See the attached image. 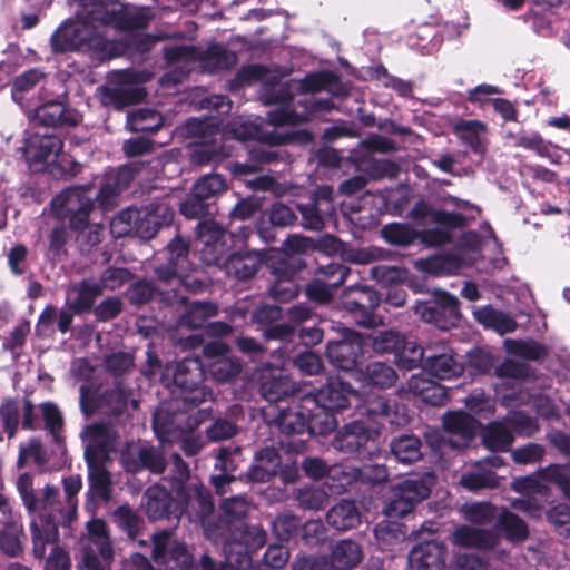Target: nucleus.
<instances>
[{
    "label": "nucleus",
    "instance_id": "nucleus-1",
    "mask_svg": "<svg viewBox=\"0 0 570 570\" xmlns=\"http://www.w3.org/2000/svg\"><path fill=\"white\" fill-rule=\"evenodd\" d=\"M236 81L242 86L262 82L273 87V92L264 97V102L278 105L268 112V120L275 126L297 125L307 121L315 111L333 108L330 100H323L313 95L295 100L291 94L292 89L303 94L326 89L331 82V76L327 73H313L299 82L278 86L277 75L274 71L261 65H252L238 71Z\"/></svg>",
    "mask_w": 570,
    "mask_h": 570
},
{
    "label": "nucleus",
    "instance_id": "nucleus-2",
    "mask_svg": "<svg viewBox=\"0 0 570 570\" xmlns=\"http://www.w3.org/2000/svg\"><path fill=\"white\" fill-rule=\"evenodd\" d=\"M62 485L63 498L59 489L53 485L47 484L42 489L39 509L30 522L33 554L38 559L45 558L47 543L58 541L57 523L70 527L77 519V495L82 488L81 478L78 474L63 478Z\"/></svg>",
    "mask_w": 570,
    "mask_h": 570
},
{
    "label": "nucleus",
    "instance_id": "nucleus-3",
    "mask_svg": "<svg viewBox=\"0 0 570 570\" xmlns=\"http://www.w3.org/2000/svg\"><path fill=\"white\" fill-rule=\"evenodd\" d=\"M409 218L417 226L434 225L432 228L415 229L394 223V245H411L419 240L425 247H443L454 240L453 232L468 226L462 213L435 208L424 199L417 200L409 212Z\"/></svg>",
    "mask_w": 570,
    "mask_h": 570
},
{
    "label": "nucleus",
    "instance_id": "nucleus-4",
    "mask_svg": "<svg viewBox=\"0 0 570 570\" xmlns=\"http://www.w3.org/2000/svg\"><path fill=\"white\" fill-rule=\"evenodd\" d=\"M187 129L190 134L203 138V141L191 153V161L197 165L218 163L228 157L232 151L230 147L223 141L227 135L244 141L254 134L252 127L238 122L229 124L226 131L220 132L214 124L198 119L189 120Z\"/></svg>",
    "mask_w": 570,
    "mask_h": 570
},
{
    "label": "nucleus",
    "instance_id": "nucleus-5",
    "mask_svg": "<svg viewBox=\"0 0 570 570\" xmlns=\"http://www.w3.org/2000/svg\"><path fill=\"white\" fill-rule=\"evenodd\" d=\"M164 53L169 63H178V66L161 78L163 85L180 82L183 78L190 72V62L197 59H199L203 67L210 72L227 69L236 61V56L220 45L210 46L205 52L194 46H173L165 48Z\"/></svg>",
    "mask_w": 570,
    "mask_h": 570
},
{
    "label": "nucleus",
    "instance_id": "nucleus-6",
    "mask_svg": "<svg viewBox=\"0 0 570 570\" xmlns=\"http://www.w3.org/2000/svg\"><path fill=\"white\" fill-rule=\"evenodd\" d=\"M352 399H358V395L350 384L340 379H330L315 394L303 395V407L318 414L321 434H326L336 428L332 412L346 409Z\"/></svg>",
    "mask_w": 570,
    "mask_h": 570
},
{
    "label": "nucleus",
    "instance_id": "nucleus-7",
    "mask_svg": "<svg viewBox=\"0 0 570 570\" xmlns=\"http://www.w3.org/2000/svg\"><path fill=\"white\" fill-rule=\"evenodd\" d=\"M81 21L63 23L51 37V45L56 51H94L102 52L107 47L106 38L98 31L99 20H91L87 4L82 10Z\"/></svg>",
    "mask_w": 570,
    "mask_h": 570
},
{
    "label": "nucleus",
    "instance_id": "nucleus-8",
    "mask_svg": "<svg viewBox=\"0 0 570 570\" xmlns=\"http://www.w3.org/2000/svg\"><path fill=\"white\" fill-rule=\"evenodd\" d=\"M82 563L87 570H110L114 558L110 533L101 519H91L78 541Z\"/></svg>",
    "mask_w": 570,
    "mask_h": 570
},
{
    "label": "nucleus",
    "instance_id": "nucleus-9",
    "mask_svg": "<svg viewBox=\"0 0 570 570\" xmlns=\"http://www.w3.org/2000/svg\"><path fill=\"white\" fill-rule=\"evenodd\" d=\"M90 186H76L61 191L51 200L53 215L60 220H69L70 227L81 230L87 227L89 214L94 208Z\"/></svg>",
    "mask_w": 570,
    "mask_h": 570
},
{
    "label": "nucleus",
    "instance_id": "nucleus-10",
    "mask_svg": "<svg viewBox=\"0 0 570 570\" xmlns=\"http://www.w3.org/2000/svg\"><path fill=\"white\" fill-rule=\"evenodd\" d=\"M142 80L136 72H115L108 83L98 89L100 101L105 106L122 109L126 106L141 101L146 95L141 87Z\"/></svg>",
    "mask_w": 570,
    "mask_h": 570
},
{
    "label": "nucleus",
    "instance_id": "nucleus-11",
    "mask_svg": "<svg viewBox=\"0 0 570 570\" xmlns=\"http://www.w3.org/2000/svg\"><path fill=\"white\" fill-rule=\"evenodd\" d=\"M203 380L204 370L198 358L186 357L177 364L174 373V382L185 391L181 397L186 404L195 406L212 400V391L205 385H200Z\"/></svg>",
    "mask_w": 570,
    "mask_h": 570
},
{
    "label": "nucleus",
    "instance_id": "nucleus-12",
    "mask_svg": "<svg viewBox=\"0 0 570 570\" xmlns=\"http://www.w3.org/2000/svg\"><path fill=\"white\" fill-rule=\"evenodd\" d=\"M416 313L424 322L431 323L440 330L456 326L462 316L459 299L445 291H436L432 301L424 302L416 307Z\"/></svg>",
    "mask_w": 570,
    "mask_h": 570
},
{
    "label": "nucleus",
    "instance_id": "nucleus-13",
    "mask_svg": "<svg viewBox=\"0 0 570 570\" xmlns=\"http://www.w3.org/2000/svg\"><path fill=\"white\" fill-rule=\"evenodd\" d=\"M63 144L60 137L52 134L31 135L24 148V157L33 171H42L58 161Z\"/></svg>",
    "mask_w": 570,
    "mask_h": 570
},
{
    "label": "nucleus",
    "instance_id": "nucleus-14",
    "mask_svg": "<svg viewBox=\"0 0 570 570\" xmlns=\"http://www.w3.org/2000/svg\"><path fill=\"white\" fill-rule=\"evenodd\" d=\"M278 353V363L275 365H265L259 373V392L268 402L281 401L296 392L295 383L284 374V367L286 365L284 352L279 348L275 351V354Z\"/></svg>",
    "mask_w": 570,
    "mask_h": 570
},
{
    "label": "nucleus",
    "instance_id": "nucleus-15",
    "mask_svg": "<svg viewBox=\"0 0 570 570\" xmlns=\"http://www.w3.org/2000/svg\"><path fill=\"white\" fill-rule=\"evenodd\" d=\"M153 558L163 570H184L193 563L187 547L166 531L154 535Z\"/></svg>",
    "mask_w": 570,
    "mask_h": 570
},
{
    "label": "nucleus",
    "instance_id": "nucleus-16",
    "mask_svg": "<svg viewBox=\"0 0 570 570\" xmlns=\"http://www.w3.org/2000/svg\"><path fill=\"white\" fill-rule=\"evenodd\" d=\"M175 493L178 518L186 514L190 521H203L213 512L212 495L203 484L189 482Z\"/></svg>",
    "mask_w": 570,
    "mask_h": 570
},
{
    "label": "nucleus",
    "instance_id": "nucleus-17",
    "mask_svg": "<svg viewBox=\"0 0 570 570\" xmlns=\"http://www.w3.org/2000/svg\"><path fill=\"white\" fill-rule=\"evenodd\" d=\"M121 461L128 472L136 473L147 469L153 473H161L166 461L161 451L144 442H129L121 451Z\"/></svg>",
    "mask_w": 570,
    "mask_h": 570
},
{
    "label": "nucleus",
    "instance_id": "nucleus-18",
    "mask_svg": "<svg viewBox=\"0 0 570 570\" xmlns=\"http://www.w3.org/2000/svg\"><path fill=\"white\" fill-rule=\"evenodd\" d=\"M422 368L439 380H452L463 373V365L456 361L453 348L444 343L426 346V356Z\"/></svg>",
    "mask_w": 570,
    "mask_h": 570
},
{
    "label": "nucleus",
    "instance_id": "nucleus-19",
    "mask_svg": "<svg viewBox=\"0 0 570 570\" xmlns=\"http://www.w3.org/2000/svg\"><path fill=\"white\" fill-rule=\"evenodd\" d=\"M198 240L202 244L200 257L207 265H220L229 244L227 232L213 220H205L197 227Z\"/></svg>",
    "mask_w": 570,
    "mask_h": 570
},
{
    "label": "nucleus",
    "instance_id": "nucleus-20",
    "mask_svg": "<svg viewBox=\"0 0 570 570\" xmlns=\"http://www.w3.org/2000/svg\"><path fill=\"white\" fill-rule=\"evenodd\" d=\"M275 423L284 434H299L305 430L321 433L318 414L303 407V395L289 407L279 410Z\"/></svg>",
    "mask_w": 570,
    "mask_h": 570
},
{
    "label": "nucleus",
    "instance_id": "nucleus-21",
    "mask_svg": "<svg viewBox=\"0 0 570 570\" xmlns=\"http://www.w3.org/2000/svg\"><path fill=\"white\" fill-rule=\"evenodd\" d=\"M389 148L387 142L381 138H372L367 144H361L358 148L351 150L350 159L358 170L367 173L371 178L377 179L386 171L385 164L377 156Z\"/></svg>",
    "mask_w": 570,
    "mask_h": 570
},
{
    "label": "nucleus",
    "instance_id": "nucleus-22",
    "mask_svg": "<svg viewBox=\"0 0 570 570\" xmlns=\"http://www.w3.org/2000/svg\"><path fill=\"white\" fill-rule=\"evenodd\" d=\"M151 17L146 8L129 9L121 2H111L105 11L101 26H110L118 30L139 29L146 27Z\"/></svg>",
    "mask_w": 570,
    "mask_h": 570
},
{
    "label": "nucleus",
    "instance_id": "nucleus-23",
    "mask_svg": "<svg viewBox=\"0 0 570 570\" xmlns=\"http://www.w3.org/2000/svg\"><path fill=\"white\" fill-rule=\"evenodd\" d=\"M442 425L444 431L452 436L449 440L450 446L462 449L474 438L478 421L464 411H453L443 415Z\"/></svg>",
    "mask_w": 570,
    "mask_h": 570
},
{
    "label": "nucleus",
    "instance_id": "nucleus-24",
    "mask_svg": "<svg viewBox=\"0 0 570 570\" xmlns=\"http://www.w3.org/2000/svg\"><path fill=\"white\" fill-rule=\"evenodd\" d=\"M431 488L422 479H405L394 485V515H405L429 498Z\"/></svg>",
    "mask_w": 570,
    "mask_h": 570
},
{
    "label": "nucleus",
    "instance_id": "nucleus-25",
    "mask_svg": "<svg viewBox=\"0 0 570 570\" xmlns=\"http://www.w3.org/2000/svg\"><path fill=\"white\" fill-rule=\"evenodd\" d=\"M86 444V458L104 459L108 452L115 449L118 434L109 425L94 423L87 425L81 432Z\"/></svg>",
    "mask_w": 570,
    "mask_h": 570
},
{
    "label": "nucleus",
    "instance_id": "nucleus-26",
    "mask_svg": "<svg viewBox=\"0 0 570 570\" xmlns=\"http://www.w3.org/2000/svg\"><path fill=\"white\" fill-rule=\"evenodd\" d=\"M446 554L448 549L444 543L424 541L410 551L409 567L411 570H444Z\"/></svg>",
    "mask_w": 570,
    "mask_h": 570
},
{
    "label": "nucleus",
    "instance_id": "nucleus-27",
    "mask_svg": "<svg viewBox=\"0 0 570 570\" xmlns=\"http://www.w3.org/2000/svg\"><path fill=\"white\" fill-rule=\"evenodd\" d=\"M228 347L220 341H213L205 345L204 354L208 358H215L208 364L212 376L218 381H228L236 376L242 368L239 361L227 356Z\"/></svg>",
    "mask_w": 570,
    "mask_h": 570
},
{
    "label": "nucleus",
    "instance_id": "nucleus-28",
    "mask_svg": "<svg viewBox=\"0 0 570 570\" xmlns=\"http://www.w3.org/2000/svg\"><path fill=\"white\" fill-rule=\"evenodd\" d=\"M167 264L155 267L158 279L168 282L189 269L188 243L176 236L166 247Z\"/></svg>",
    "mask_w": 570,
    "mask_h": 570
},
{
    "label": "nucleus",
    "instance_id": "nucleus-29",
    "mask_svg": "<svg viewBox=\"0 0 570 570\" xmlns=\"http://www.w3.org/2000/svg\"><path fill=\"white\" fill-rule=\"evenodd\" d=\"M327 357L342 370H352L362 354L360 336L351 333L341 341L330 342L326 347Z\"/></svg>",
    "mask_w": 570,
    "mask_h": 570
},
{
    "label": "nucleus",
    "instance_id": "nucleus-30",
    "mask_svg": "<svg viewBox=\"0 0 570 570\" xmlns=\"http://www.w3.org/2000/svg\"><path fill=\"white\" fill-rule=\"evenodd\" d=\"M273 282L269 294L279 302H287L298 294V286L294 279L295 269L285 261H277L271 265Z\"/></svg>",
    "mask_w": 570,
    "mask_h": 570
},
{
    "label": "nucleus",
    "instance_id": "nucleus-31",
    "mask_svg": "<svg viewBox=\"0 0 570 570\" xmlns=\"http://www.w3.org/2000/svg\"><path fill=\"white\" fill-rule=\"evenodd\" d=\"M265 259V255L261 252L234 253L227 258L223 257L220 265L217 266L227 275L244 279L253 276Z\"/></svg>",
    "mask_w": 570,
    "mask_h": 570
},
{
    "label": "nucleus",
    "instance_id": "nucleus-32",
    "mask_svg": "<svg viewBox=\"0 0 570 570\" xmlns=\"http://www.w3.org/2000/svg\"><path fill=\"white\" fill-rule=\"evenodd\" d=\"M453 542L463 548L490 551L499 544V537L492 530L461 525L453 533Z\"/></svg>",
    "mask_w": 570,
    "mask_h": 570
},
{
    "label": "nucleus",
    "instance_id": "nucleus-33",
    "mask_svg": "<svg viewBox=\"0 0 570 570\" xmlns=\"http://www.w3.org/2000/svg\"><path fill=\"white\" fill-rule=\"evenodd\" d=\"M426 356V347L414 341L405 340L394 331V364L400 368L413 370L422 367Z\"/></svg>",
    "mask_w": 570,
    "mask_h": 570
},
{
    "label": "nucleus",
    "instance_id": "nucleus-34",
    "mask_svg": "<svg viewBox=\"0 0 570 570\" xmlns=\"http://www.w3.org/2000/svg\"><path fill=\"white\" fill-rule=\"evenodd\" d=\"M363 549L352 539L336 541L330 553V568L334 570H353L363 560Z\"/></svg>",
    "mask_w": 570,
    "mask_h": 570
},
{
    "label": "nucleus",
    "instance_id": "nucleus-35",
    "mask_svg": "<svg viewBox=\"0 0 570 570\" xmlns=\"http://www.w3.org/2000/svg\"><path fill=\"white\" fill-rule=\"evenodd\" d=\"M266 541L265 531L258 525H248L240 531L238 543H228L225 547L226 553H230L235 548H239L235 567L245 569L249 564V552L261 548Z\"/></svg>",
    "mask_w": 570,
    "mask_h": 570
},
{
    "label": "nucleus",
    "instance_id": "nucleus-36",
    "mask_svg": "<svg viewBox=\"0 0 570 570\" xmlns=\"http://www.w3.org/2000/svg\"><path fill=\"white\" fill-rule=\"evenodd\" d=\"M132 179V173L128 168H121L117 173H109L104 176L97 200L102 208L112 207L116 204L118 194L125 189Z\"/></svg>",
    "mask_w": 570,
    "mask_h": 570
},
{
    "label": "nucleus",
    "instance_id": "nucleus-37",
    "mask_svg": "<svg viewBox=\"0 0 570 570\" xmlns=\"http://www.w3.org/2000/svg\"><path fill=\"white\" fill-rule=\"evenodd\" d=\"M361 512L354 501L341 500L326 513V522L337 531H348L361 523Z\"/></svg>",
    "mask_w": 570,
    "mask_h": 570
},
{
    "label": "nucleus",
    "instance_id": "nucleus-38",
    "mask_svg": "<svg viewBox=\"0 0 570 570\" xmlns=\"http://www.w3.org/2000/svg\"><path fill=\"white\" fill-rule=\"evenodd\" d=\"M101 294L100 284L94 281H82L69 288L67 304L73 313L80 314L89 311L96 298Z\"/></svg>",
    "mask_w": 570,
    "mask_h": 570
},
{
    "label": "nucleus",
    "instance_id": "nucleus-39",
    "mask_svg": "<svg viewBox=\"0 0 570 570\" xmlns=\"http://www.w3.org/2000/svg\"><path fill=\"white\" fill-rule=\"evenodd\" d=\"M146 513L151 520H160L174 515L178 519L177 505L173 508L169 493L161 487L154 485L146 491Z\"/></svg>",
    "mask_w": 570,
    "mask_h": 570
},
{
    "label": "nucleus",
    "instance_id": "nucleus-40",
    "mask_svg": "<svg viewBox=\"0 0 570 570\" xmlns=\"http://www.w3.org/2000/svg\"><path fill=\"white\" fill-rule=\"evenodd\" d=\"M474 320L484 328L493 330L504 335L517 330V321L509 314L495 309L492 305L478 307L473 311Z\"/></svg>",
    "mask_w": 570,
    "mask_h": 570
},
{
    "label": "nucleus",
    "instance_id": "nucleus-41",
    "mask_svg": "<svg viewBox=\"0 0 570 570\" xmlns=\"http://www.w3.org/2000/svg\"><path fill=\"white\" fill-rule=\"evenodd\" d=\"M35 118L42 125L48 127H57L62 125L75 126L78 124V116L68 110L63 104L59 101H49L35 109Z\"/></svg>",
    "mask_w": 570,
    "mask_h": 570
},
{
    "label": "nucleus",
    "instance_id": "nucleus-42",
    "mask_svg": "<svg viewBox=\"0 0 570 570\" xmlns=\"http://www.w3.org/2000/svg\"><path fill=\"white\" fill-rule=\"evenodd\" d=\"M409 391L420 395L424 403L432 406H442L449 400V393L443 385L417 375L410 379Z\"/></svg>",
    "mask_w": 570,
    "mask_h": 570
},
{
    "label": "nucleus",
    "instance_id": "nucleus-43",
    "mask_svg": "<svg viewBox=\"0 0 570 570\" xmlns=\"http://www.w3.org/2000/svg\"><path fill=\"white\" fill-rule=\"evenodd\" d=\"M514 441V436L507 421L490 422L482 432V443L492 452H507Z\"/></svg>",
    "mask_w": 570,
    "mask_h": 570
},
{
    "label": "nucleus",
    "instance_id": "nucleus-44",
    "mask_svg": "<svg viewBox=\"0 0 570 570\" xmlns=\"http://www.w3.org/2000/svg\"><path fill=\"white\" fill-rule=\"evenodd\" d=\"M459 484L468 491L478 492L495 489L500 482L495 472L484 469L482 462H478L473 470L461 474Z\"/></svg>",
    "mask_w": 570,
    "mask_h": 570
},
{
    "label": "nucleus",
    "instance_id": "nucleus-45",
    "mask_svg": "<svg viewBox=\"0 0 570 570\" xmlns=\"http://www.w3.org/2000/svg\"><path fill=\"white\" fill-rule=\"evenodd\" d=\"M361 297L357 299H346V308L353 313L355 322L365 327H377L385 325V318L380 313V306L367 308L363 299L370 298V293L365 289L360 291Z\"/></svg>",
    "mask_w": 570,
    "mask_h": 570
},
{
    "label": "nucleus",
    "instance_id": "nucleus-46",
    "mask_svg": "<svg viewBox=\"0 0 570 570\" xmlns=\"http://www.w3.org/2000/svg\"><path fill=\"white\" fill-rule=\"evenodd\" d=\"M485 130L483 122L479 120H461L454 126V134L468 146L471 151L481 157L487 153V146L480 138V132Z\"/></svg>",
    "mask_w": 570,
    "mask_h": 570
},
{
    "label": "nucleus",
    "instance_id": "nucleus-47",
    "mask_svg": "<svg viewBox=\"0 0 570 570\" xmlns=\"http://www.w3.org/2000/svg\"><path fill=\"white\" fill-rule=\"evenodd\" d=\"M45 73L37 68L29 69L17 76L12 83L11 97L22 108H31L26 96L45 79Z\"/></svg>",
    "mask_w": 570,
    "mask_h": 570
},
{
    "label": "nucleus",
    "instance_id": "nucleus-48",
    "mask_svg": "<svg viewBox=\"0 0 570 570\" xmlns=\"http://www.w3.org/2000/svg\"><path fill=\"white\" fill-rule=\"evenodd\" d=\"M495 527L510 542H523L529 537L527 522L517 513L509 510H504L499 515Z\"/></svg>",
    "mask_w": 570,
    "mask_h": 570
},
{
    "label": "nucleus",
    "instance_id": "nucleus-49",
    "mask_svg": "<svg viewBox=\"0 0 570 570\" xmlns=\"http://www.w3.org/2000/svg\"><path fill=\"white\" fill-rule=\"evenodd\" d=\"M417 266L433 276L453 275L461 268L462 261L454 254H443L420 259Z\"/></svg>",
    "mask_w": 570,
    "mask_h": 570
},
{
    "label": "nucleus",
    "instance_id": "nucleus-50",
    "mask_svg": "<svg viewBox=\"0 0 570 570\" xmlns=\"http://www.w3.org/2000/svg\"><path fill=\"white\" fill-rule=\"evenodd\" d=\"M129 391L117 384L114 389L105 391L98 399L97 407L105 414L118 416L127 409Z\"/></svg>",
    "mask_w": 570,
    "mask_h": 570
},
{
    "label": "nucleus",
    "instance_id": "nucleus-51",
    "mask_svg": "<svg viewBox=\"0 0 570 570\" xmlns=\"http://www.w3.org/2000/svg\"><path fill=\"white\" fill-rule=\"evenodd\" d=\"M422 442L415 435L402 434L394 436V460L409 464L422 458Z\"/></svg>",
    "mask_w": 570,
    "mask_h": 570
},
{
    "label": "nucleus",
    "instance_id": "nucleus-52",
    "mask_svg": "<svg viewBox=\"0 0 570 570\" xmlns=\"http://www.w3.org/2000/svg\"><path fill=\"white\" fill-rule=\"evenodd\" d=\"M164 124L163 116L154 109L141 108L128 115L127 127L131 131L155 132Z\"/></svg>",
    "mask_w": 570,
    "mask_h": 570
},
{
    "label": "nucleus",
    "instance_id": "nucleus-53",
    "mask_svg": "<svg viewBox=\"0 0 570 570\" xmlns=\"http://www.w3.org/2000/svg\"><path fill=\"white\" fill-rule=\"evenodd\" d=\"M217 314V307L212 303L195 302L187 312L180 316L178 321L179 328H198L202 327L208 318Z\"/></svg>",
    "mask_w": 570,
    "mask_h": 570
},
{
    "label": "nucleus",
    "instance_id": "nucleus-54",
    "mask_svg": "<svg viewBox=\"0 0 570 570\" xmlns=\"http://www.w3.org/2000/svg\"><path fill=\"white\" fill-rule=\"evenodd\" d=\"M372 438V431H370L363 422L355 421L345 428V433L342 438V446H345L347 451L360 452L362 449H366V444Z\"/></svg>",
    "mask_w": 570,
    "mask_h": 570
},
{
    "label": "nucleus",
    "instance_id": "nucleus-55",
    "mask_svg": "<svg viewBox=\"0 0 570 570\" xmlns=\"http://www.w3.org/2000/svg\"><path fill=\"white\" fill-rule=\"evenodd\" d=\"M139 218V209L128 207L118 213L110 222V233L120 238L128 235L136 236V227Z\"/></svg>",
    "mask_w": 570,
    "mask_h": 570
},
{
    "label": "nucleus",
    "instance_id": "nucleus-56",
    "mask_svg": "<svg viewBox=\"0 0 570 570\" xmlns=\"http://www.w3.org/2000/svg\"><path fill=\"white\" fill-rule=\"evenodd\" d=\"M508 351L527 361H540L548 355L547 347L537 341L508 340Z\"/></svg>",
    "mask_w": 570,
    "mask_h": 570
},
{
    "label": "nucleus",
    "instance_id": "nucleus-57",
    "mask_svg": "<svg viewBox=\"0 0 570 570\" xmlns=\"http://www.w3.org/2000/svg\"><path fill=\"white\" fill-rule=\"evenodd\" d=\"M89 468V482L90 487L95 492L107 499L110 494V474L109 472L97 461L99 459L86 458Z\"/></svg>",
    "mask_w": 570,
    "mask_h": 570
},
{
    "label": "nucleus",
    "instance_id": "nucleus-58",
    "mask_svg": "<svg viewBox=\"0 0 570 570\" xmlns=\"http://www.w3.org/2000/svg\"><path fill=\"white\" fill-rule=\"evenodd\" d=\"M330 493L323 488L307 485L297 489L295 492V499L299 505L308 510H322L327 503Z\"/></svg>",
    "mask_w": 570,
    "mask_h": 570
},
{
    "label": "nucleus",
    "instance_id": "nucleus-59",
    "mask_svg": "<svg viewBox=\"0 0 570 570\" xmlns=\"http://www.w3.org/2000/svg\"><path fill=\"white\" fill-rule=\"evenodd\" d=\"M4 528L0 532V547L6 554L16 557L21 551L20 534L22 528L13 518L4 521Z\"/></svg>",
    "mask_w": 570,
    "mask_h": 570
},
{
    "label": "nucleus",
    "instance_id": "nucleus-60",
    "mask_svg": "<svg viewBox=\"0 0 570 570\" xmlns=\"http://www.w3.org/2000/svg\"><path fill=\"white\" fill-rule=\"evenodd\" d=\"M355 476V473L343 465H332L328 470L327 478L324 481V485L331 493L341 494L346 491Z\"/></svg>",
    "mask_w": 570,
    "mask_h": 570
},
{
    "label": "nucleus",
    "instance_id": "nucleus-61",
    "mask_svg": "<svg viewBox=\"0 0 570 570\" xmlns=\"http://www.w3.org/2000/svg\"><path fill=\"white\" fill-rule=\"evenodd\" d=\"M289 559V551L282 544H272L265 551L258 562V570H279L285 567Z\"/></svg>",
    "mask_w": 570,
    "mask_h": 570
},
{
    "label": "nucleus",
    "instance_id": "nucleus-62",
    "mask_svg": "<svg viewBox=\"0 0 570 570\" xmlns=\"http://www.w3.org/2000/svg\"><path fill=\"white\" fill-rule=\"evenodd\" d=\"M114 521L134 539L140 529V517L127 504L120 505L114 511Z\"/></svg>",
    "mask_w": 570,
    "mask_h": 570
},
{
    "label": "nucleus",
    "instance_id": "nucleus-63",
    "mask_svg": "<svg viewBox=\"0 0 570 570\" xmlns=\"http://www.w3.org/2000/svg\"><path fill=\"white\" fill-rule=\"evenodd\" d=\"M539 475L541 479L554 483L563 497L570 501V475L567 474L562 465L550 464L547 468L540 469Z\"/></svg>",
    "mask_w": 570,
    "mask_h": 570
},
{
    "label": "nucleus",
    "instance_id": "nucleus-64",
    "mask_svg": "<svg viewBox=\"0 0 570 570\" xmlns=\"http://www.w3.org/2000/svg\"><path fill=\"white\" fill-rule=\"evenodd\" d=\"M547 519L553 525L556 532L564 538L570 537V507L559 503L547 511Z\"/></svg>",
    "mask_w": 570,
    "mask_h": 570
}]
</instances>
